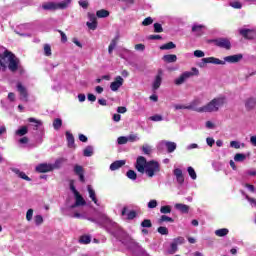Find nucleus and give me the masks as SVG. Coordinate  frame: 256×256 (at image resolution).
Listing matches in <instances>:
<instances>
[{
    "label": "nucleus",
    "mask_w": 256,
    "mask_h": 256,
    "mask_svg": "<svg viewBox=\"0 0 256 256\" xmlns=\"http://www.w3.org/2000/svg\"><path fill=\"white\" fill-rule=\"evenodd\" d=\"M194 57H198V58L205 57V52H203L202 50H195Z\"/></svg>",
    "instance_id": "052dcab7"
},
{
    "label": "nucleus",
    "mask_w": 256,
    "mask_h": 256,
    "mask_svg": "<svg viewBox=\"0 0 256 256\" xmlns=\"http://www.w3.org/2000/svg\"><path fill=\"white\" fill-rule=\"evenodd\" d=\"M142 151L145 155H151V147L147 145L142 147Z\"/></svg>",
    "instance_id": "338daca9"
},
{
    "label": "nucleus",
    "mask_w": 256,
    "mask_h": 256,
    "mask_svg": "<svg viewBox=\"0 0 256 256\" xmlns=\"http://www.w3.org/2000/svg\"><path fill=\"white\" fill-rule=\"evenodd\" d=\"M134 49H135L136 51H145V44H136V45L134 46Z\"/></svg>",
    "instance_id": "774afa93"
},
{
    "label": "nucleus",
    "mask_w": 256,
    "mask_h": 256,
    "mask_svg": "<svg viewBox=\"0 0 256 256\" xmlns=\"http://www.w3.org/2000/svg\"><path fill=\"white\" fill-rule=\"evenodd\" d=\"M245 159H247L246 154L237 153L234 156V161H245Z\"/></svg>",
    "instance_id": "49530a36"
},
{
    "label": "nucleus",
    "mask_w": 256,
    "mask_h": 256,
    "mask_svg": "<svg viewBox=\"0 0 256 256\" xmlns=\"http://www.w3.org/2000/svg\"><path fill=\"white\" fill-rule=\"evenodd\" d=\"M43 223V216L41 215H36L35 216V224L36 225H41Z\"/></svg>",
    "instance_id": "0e129e2a"
},
{
    "label": "nucleus",
    "mask_w": 256,
    "mask_h": 256,
    "mask_svg": "<svg viewBox=\"0 0 256 256\" xmlns=\"http://www.w3.org/2000/svg\"><path fill=\"white\" fill-rule=\"evenodd\" d=\"M175 209L180 211V213H189V206L187 204L177 203L175 204Z\"/></svg>",
    "instance_id": "a878e982"
},
{
    "label": "nucleus",
    "mask_w": 256,
    "mask_h": 256,
    "mask_svg": "<svg viewBox=\"0 0 256 256\" xmlns=\"http://www.w3.org/2000/svg\"><path fill=\"white\" fill-rule=\"evenodd\" d=\"M125 165V161H115L110 165L111 171H117V169H121Z\"/></svg>",
    "instance_id": "c85d7f7f"
},
{
    "label": "nucleus",
    "mask_w": 256,
    "mask_h": 256,
    "mask_svg": "<svg viewBox=\"0 0 256 256\" xmlns=\"http://www.w3.org/2000/svg\"><path fill=\"white\" fill-rule=\"evenodd\" d=\"M158 223H159V225H163V223H175V220L167 215H162L158 219Z\"/></svg>",
    "instance_id": "393cba45"
},
{
    "label": "nucleus",
    "mask_w": 256,
    "mask_h": 256,
    "mask_svg": "<svg viewBox=\"0 0 256 256\" xmlns=\"http://www.w3.org/2000/svg\"><path fill=\"white\" fill-rule=\"evenodd\" d=\"M215 235L217 237H225L226 235H229V229L222 228L215 231Z\"/></svg>",
    "instance_id": "2f4dec72"
},
{
    "label": "nucleus",
    "mask_w": 256,
    "mask_h": 256,
    "mask_svg": "<svg viewBox=\"0 0 256 256\" xmlns=\"http://www.w3.org/2000/svg\"><path fill=\"white\" fill-rule=\"evenodd\" d=\"M160 213L163 215H167L168 213H171V206L170 205H165L160 208Z\"/></svg>",
    "instance_id": "37998d69"
},
{
    "label": "nucleus",
    "mask_w": 256,
    "mask_h": 256,
    "mask_svg": "<svg viewBox=\"0 0 256 256\" xmlns=\"http://www.w3.org/2000/svg\"><path fill=\"white\" fill-rule=\"evenodd\" d=\"M86 25L88 29H91V31H95V29H97V22H87Z\"/></svg>",
    "instance_id": "5fc2aeb1"
},
{
    "label": "nucleus",
    "mask_w": 256,
    "mask_h": 256,
    "mask_svg": "<svg viewBox=\"0 0 256 256\" xmlns=\"http://www.w3.org/2000/svg\"><path fill=\"white\" fill-rule=\"evenodd\" d=\"M75 197V204L72 205V208H75V207H83L85 205H87V202L85 201V199L83 198V196H81L80 193L74 195Z\"/></svg>",
    "instance_id": "2eb2a0df"
},
{
    "label": "nucleus",
    "mask_w": 256,
    "mask_h": 256,
    "mask_svg": "<svg viewBox=\"0 0 256 256\" xmlns=\"http://www.w3.org/2000/svg\"><path fill=\"white\" fill-rule=\"evenodd\" d=\"M128 142H129V139L125 136H120L117 139L118 145H127Z\"/></svg>",
    "instance_id": "c03bdc74"
},
{
    "label": "nucleus",
    "mask_w": 256,
    "mask_h": 256,
    "mask_svg": "<svg viewBox=\"0 0 256 256\" xmlns=\"http://www.w3.org/2000/svg\"><path fill=\"white\" fill-rule=\"evenodd\" d=\"M28 122L34 123L35 129H39V127H41V125H43V122L41 120H37L35 118H28Z\"/></svg>",
    "instance_id": "c9c22d12"
},
{
    "label": "nucleus",
    "mask_w": 256,
    "mask_h": 256,
    "mask_svg": "<svg viewBox=\"0 0 256 256\" xmlns=\"http://www.w3.org/2000/svg\"><path fill=\"white\" fill-rule=\"evenodd\" d=\"M119 34H117L110 42L109 46H108V53L109 55H111V53H113V50L117 47V43L119 42Z\"/></svg>",
    "instance_id": "412c9836"
},
{
    "label": "nucleus",
    "mask_w": 256,
    "mask_h": 256,
    "mask_svg": "<svg viewBox=\"0 0 256 256\" xmlns=\"http://www.w3.org/2000/svg\"><path fill=\"white\" fill-rule=\"evenodd\" d=\"M199 75V69H197L196 67H193L191 69V72L186 71L184 73H182L178 78H176L174 80L175 85H183V83H185L186 79H189L191 77H197Z\"/></svg>",
    "instance_id": "20e7f679"
},
{
    "label": "nucleus",
    "mask_w": 256,
    "mask_h": 256,
    "mask_svg": "<svg viewBox=\"0 0 256 256\" xmlns=\"http://www.w3.org/2000/svg\"><path fill=\"white\" fill-rule=\"evenodd\" d=\"M162 145L166 147L167 153H173L177 149V143L171 141H162Z\"/></svg>",
    "instance_id": "a211bd4d"
},
{
    "label": "nucleus",
    "mask_w": 256,
    "mask_h": 256,
    "mask_svg": "<svg viewBox=\"0 0 256 256\" xmlns=\"http://www.w3.org/2000/svg\"><path fill=\"white\" fill-rule=\"evenodd\" d=\"M135 167L139 173H146L149 177H153L155 173L160 171L157 161H137Z\"/></svg>",
    "instance_id": "f03ea898"
},
{
    "label": "nucleus",
    "mask_w": 256,
    "mask_h": 256,
    "mask_svg": "<svg viewBox=\"0 0 256 256\" xmlns=\"http://www.w3.org/2000/svg\"><path fill=\"white\" fill-rule=\"evenodd\" d=\"M29 133V128L27 126H22L16 130L15 135L18 137H25Z\"/></svg>",
    "instance_id": "5701e85b"
},
{
    "label": "nucleus",
    "mask_w": 256,
    "mask_h": 256,
    "mask_svg": "<svg viewBox=\"0 0 256 256\" xmlns=\"http://www.w3.org/2000/svg\"><path fill=\"white\" fill-rule=\"evenodd\" d=\"M126 214H127V219H128V221H133V219H135V217H137V211L131 210V211H129V212L127 213V207H124V208L122 209L121 215H122L123 217H125Z\"/></svg>",
    "instance_id": "f3484780"
},
{
    "label": "nucleus",
    "mask_w": 256,
    "mask_h": 256,
    "mask_svg": "<svg viewBox=\"0 0 256 256\" xmlns=\"http://www.w3.org/2000/svg\"><path fill=\"white\" fill-rule=\"evenodd\" d=\"M74 173H75V175H82L83 173H85V170H83L82 166L76 165L74 167Z\"/></svg>",
    "instance_id": "de8ad7c7"
},
{
    "label": "nucleus",
    "mask_w": 256,
    "mask_h": 256,
    "mask_svg": "<svg viewBox=\"0 0 256 256\" xmlns=\"http://www.w3.org/2000/svg\"><path fill=\"white\" fill-rule=\"evenodd\" d=\"M162 81H163V78H161V74H158L153 82L154 91H157V89H159V87H161Z\"/></svg>",
    "instance_id": "c756f323"
},
{
    "label": "nucleus",
    "mask_w": 256,
    "mask_h": 256,
    "mask_svg": "<svg viewBox=\"0 0 256 256\" xmlns=\"http://www.w3.org/2000/svg\"><path fill=\"white\" fill-rule=\"evenodd\" d=\"M109 15H110L109 10H105V9H101L96 12V17H98V19H105L109 17Z\"/></svg>",
    "instance_id": "bb28decb"
},
{
    "label": "nucleus",
    "mask_w": 256,
    "mask_h": 256,
    "mask_svg": "<svg viewBox=\"0 0 256 256\" xmlns=\"http://www.w3.org/2000/svg\"><path fill=\"white\" fill-rule=\"evenodd\" d=\"M66 140L70 149L75 148V136L69 131H66Z\"/></svg>",
    "instance_id": "aec40b11"
},
{
    "label": "nucleus",
    "mask_w": 256,
    "mask_h": 256,
    "mask_svg": "<svg viewBox=\"0 0 256 256\" xmlns=\"http://www.w3.org/2000/svg\"><path fill=\"white\" fill-rule=\"evenodd\" d=\"M245 107H246L247 111H253V109H255V107H256V98L250 97V98L246 99Z\"/></svg>",
    "instance_id": "6ab92c4d"
},
{
    "label": "nucleus",
    "mask_w": 256,
    "mask_h": 256,
    "mask_svg": "<svg viewBox=\"0 0 256 256\" xmlns=\"http://www.w3.org/2000/svg\"><path fill=\"white\" fill-rule=\"evenodd\" d=\"M203 63H211L212 65H225V61L215 57H208L202 59Z\"/></svg>",
    "instance_id": "4468645a"
},
{
    "label": "nucleus",
    "mask_w": 256,
    "mask_h": 256,
    "mask_svg": "<svg viewBox=\"0 0 256 256\" xmlns=\"http://www.w3.org/2000/svg\"><path fill=\"white\" fill-rule=\"evenodd\" d=\"M243 59V54H236L231 56H226L224 58L225 63H239V61Z\"/></svg>",
    "instance_id": "dca6fc26"
},
{
    "label": "nucleus",
    "mask_w": 256,
    "mask_h": 256,
    "mask_svg": "<svg viewBox=\"0 0 256 256\" xmlns=\"http://www.w3.org/2000/svg\"><path fill=\"white\" fill-rule=\"evenodd\" d=\"M178 247H177V243L172 242L170 245V249L168 250V253L170 255H175V253H177Z\"/></svg>",
    "instance_id": "a19ab883"
},
{
    "label": "nucleus",
    "mask_w": 256,
    "mask_h": 256,
    "mask_svg": "<svg viewBox=\"0 0 256 256\" xmlns=\"http://www.w3.org/2000/svg\"><path fill=\"white\" fill-rule=\"evenodd\" d=\"M230 147H232V149H241V147H245V143L241 144L239 141H231Z\"/></svg>",
    "instance_id": "4c0bfd02"
},
{
    "label": "nucleus",
    "mask_w": 256,
    "mask_h": 256,
    "mask_svg": "<svg viewBox=\"0 0 256 256\" xmlns=\"http://www.w3.org/2000/svg\"><path fill=\"white\" fill-rule=\"evenodd\" d=\"M79 243H81L82 245H89V243H91V236L82 235L79 239Z\"/></svg>",
    "instance_id": "72a5a7b5"
},
{
    "label": "nucleus",
    "mask_w": 256,
    "mask_h": 256,
    "mask_svg": "<svg viewBox=\"0 0 256 256\" xmlns=\"http://www.w3.org/2000/svg\"><path fill=\"white\" fill-rule=\"evenodd\" d=\"M53 127H54L55 131H59V129H61V127H63V120H61V118L54 119Z\"/></svg>",
    "instance_id": "473e14b6"
},
{
    "label": "nucleus",
    "mask_w": 256,
    "mask_h": 256,
    "mask_svg": "<svg viewBox=\"0 0 256 256\" xmlns=\"http://www.w3.org/2000/svg\"><path fill=\"white\" fill-rule=\"evenodd\" d=\"M19 63V58L9 50H5L0 54V71H2V73H5L7 69H9L11 73H17V71H19Z\"/></svg>",
    "instance_id": "f257e3e1"
},
{
    "label": "nucleus",
    "mask_w": 256,
    "mask_h": 256,
    "mask_svg": "<svg viewBox=\"0 0 256 256\" xmlns=\"http://www.w3.org/2000/svg\"><path fill=\"white\" fill-rule=\"evenodd\" d=\"M188 171V175H190L191 179H193V181H195V179H197V173L195 172V169L191 166H189L187 168Z\"/></svg>",
    "instance_id": "58836bf2"
},
{
    "label": "nucleus",
    "mask_w": 256,
    "mask_h": 256,
    "mask_svg": "<svg viewBox=\"0 0 256 256\" xmlns=\"http://www.w3.org/2000/svg\"><path fill=\"white\" fill-rule=\"evenodd\" d=\"M173 242L176 243V245H183V243H185V238L179 236L177 238H174Z\"/></svg>",
    "instance_id": "603ef678"
},
{
    "label": "nucleus",
    "mask_w": 256,
    "mask_h": 256,
    "mask_svg": "<svg viewBox=\"0 0 256 256\" xmlns=\"http://www.w3.org/2000/svg\"><path fill=\"white\" fill-rule=\"evenodd\" d=\"M239 33L244 37V39L252 40L256 37V31L251 29H241Z\"/></svg>",
    "instance_id": "9b49d317"
},
{
    "label": "nucleus",
    "mask_w": 256,
    "mask_h": 256,
    "mask_svg": "<svg viewBox=\"0 0 256 256\" xmlns=\"http://www.w3.org/2000/svg\"><path fill=\"white\" fill-rule=\"evenodd\" d=\"M148 39L150 41H159V40L163 39V37L159 34H152V35L148 36Z\"/></svg>",
    "instance_id": "3c124183"
},
{
    "label": "nucleus",
    "mask_w": 256,
    "mask_h": 256,
    "mask_svg": "<svg viewBox=\"0 0 256 256\" xmlns=\"http://www.w3.org/2000/svg\"><path fill=\"white\" fill-rule=\"evenodd\" d=\"M58 33H60L61 35V42L62 43H67V35L65 34V32L61 31V30H57Z\"/></svg>",
    "instance_id": "680f3d73"
},
{
    "label": "nucleus",
    "mask_w": 256,
    "mask_h": 256,
    "mask_svg": "<svg viewBox=\"0 0 256 256\" xmlns=\"http://www.w3.org/2000/svg\"><path fill=\"white\" fill-rule=\"evenodd\" d=\"M157 232L160 234V235H169V229H167V227L165 226H160L157 228Z\"/></svg>",
    "instance_id": "79ce46f5"
},
{
    "label": "nucleus",
    "mask_w": 256,
    "mask_h": 256,
    "mask_svg": "<svg viewBox=\"0 0 256 256\" xmlns=\"http://www.w3.org/2000/svg\"><path fill=\"white\" fill-rule=\"evenodd\" d=\"M173 175L176 177L178 185H183L185 183V176H183V170H181V168H175L173 170Z\"/></svg>",
    "instance_id": "9d476101"
},
{
    "label": "nucleus",
    "mask_w": 256,
    "mask_h": 256,
    "mask_svg": "<svg viewBox=\"0 0 256 256\" xmlns=\"http://www.w3.org/2000/svg\"><path fill=\"white\" fill-rule=\"evenodd\" d=\"M33 219V209H28L26 212V220L27 221H32Z\"/></svg>",
    "instance_id": "4d7b16f0"
},
{
    "label": "nucleus",
    "mask_w": 256,
    "mask_h": 256,
    "mask_svg": "<svg viewBox=\"0 0 256 256\" xmlns=\"http://www.w3.org/2000/svg\"><path fill=\"white\" fill-rule=\"evenodd\" d=\"M88 193H89V197L93 201V203H95V205H99L97 196L95 194V190H93V188H91V185H88Z\"/></svg>",
    "instance_id": "cd10ccee"
},
{
    "label": "nucleus",
    "mask_w": 256,
    "mask_h": 256,
    "mask_svg": "<svg viewBox=\"0 0 256 256\" xmlns=\"http://www.w3.org/2000/svg\"><path fill=\"white\" fill-rule=\"evenodd\" d=\"M55 169V166L47 163H42L36 167L37 173H49Z\"/></svg>",
    "instance_id": "1a4fd4ad"
},
{
    "label": "nucleus",
    "mask_w": 256,
    "mask_h": 256,
    "mask_svg": "<svg viewBox=\"0 0 256 256\" xmlns=\"http://www.w3.org/2000/svg\"><path fill=\"white\" fill-rule=\"evenodd\" d=\"M177 47V45H175V43L173 42H168L166 44H163L162 46H160L161 51H169L171 49H175Z\"/></svg>",
    "instance_id": "7c9ffc66"
},
{
    "label": "nucleus",
    "mask_w": 256,
    "mask_h": 256,
    "mask_svg": "<svg viewBox=\"0 0 256 256\" xmlns=\"http://www.w3.org/2000/svg\"><path fill=\"white\" fill-rule=\"evenodd\" d=\"M199 100H194L190 105L185 106L181 104L174 105V108L176 111H179L180 109H188V111H197V106L199 105Z\"/></svg>",
    "instance_id": "6e6552de"
},
{
    "label": "nucleus",
    "mask_w": 256,
    "mask_h": 256,
    "mask_svg": "<svg viewBox=\"0 0 256 256\" xmlns=\"http://www.w3.org/2000/svg\"><path fill=\"white\" fill-rule=\"evenodd\" d=\"M209 43H213L216 47H220V49H226V51L231 49V41L228 38L211 39Z\"/></svg>",
    "instance_id": "423d86ee"
},
{
    "label": "nucleus",
    "mask_w": 256,
    "mask_h": 256,
    "mask_svg": "<svg viewBox=\"0 0 256 256\" xmlns=\"http://www.w3.org/2000/svg\"><path fill=\"white\" fill-rule=\"evenodd\" d=\"M155 207H157V200H150L148 202V208L149 209H155Z\"/></svg>",
    "instance_id": "69168bd1"
},
{
    "label": "nucleus",
    "mask_w": 256,
    "mask_h": 256,
    "mask_svg": "<svg viewBox=\"0 0 256 256\" xmlns=\"http://www.w3.org/2000/svg\"><path fill=\"white\" fill-rule=\"evenodd\" d=\"M78 3L82 9H87L89 7V1L87 0H80Z\"/></svg>",
    "instance_id": "6e6d98bb"
},
{
    "label": "nucleus",
    "mask_w": 256,
    "mask_h": 256,
    "mask_svg": "<svg viewBox=\"0 0 256 256\" xmlns=\"http://www.w3.org/2000/svg\"><path fill=\"white\" fill-rule=\"evenodd\" d=\"M13 173H15L16 175H18V177H20V179H24V181H31V179L29 178V176H27V174H25V172H21L19 169L17 168H13L12 169Z\"/></svg>",
    "instance_id": "b1692460"
},
{
    "label": "nucleus",
    "mask_w": 256,
    "mask_h": 256,
    "mask_svg": "<svg viewBox=\"0 0 256 256\" xmlns=\"http://www.w3.org/2000/svg\"><path fill=\"white\" fill-rule=\"evenodd\" d=\"M84 157H93V146H87L83 150Z\"/></svg>",
    "instance_id": "f704fd0d"
},
{
    "label": "nucleus",
    "mask_w": 256,
    "mask_h": 256,
    "mask_svg": "<svg viewBox=\"0 0 256 256\" xmlns=\"http://www.w3.org/2000/svg\"><path fill=\"white\" fill-rule=\"evenodd\" d=\"M123 77L121 76H117L115 78V81H113L111 84H110V89L111 91H119V89L123 86Z\"/></svg>",
    "instance_id": "f8f14e48"
},
{
    "label": "nucleus",
    "mask_w": 256,
    "mask_h": 256,
    "mask_svg": "<svg viewBox=\"0 0 256 256\" xmlns=\"http://www.w3.org/2000/svg\"><path fill=\"white\" fill-rule=\"evenodd\" d=\"M17 91L20 95L21 101H25V103H27V101H29V93L27 92V88H25L21 82L17 84Z\"/></svg>",
    "instance_id": "0eeeda50"
},
{
    "label": "nucleus",
    "mask_w": 256,
    "mask_h": 256,
    "mask_svg": "<svg viewBox=\"0 0 256 256\" xmlns=\"http://www.w3.org/2000/svg\"><path fill=\"white\" fill-rule=\"evenodd\" d=\"M205 29V25L203 24H194L192 26V33H195L197 37H201L205 35V32L203 31Z\"/></svg>",
    "instance_id": "ddd939ff"
},
{
    "label": "nucleus",
    "mask_w": 256,
    "mask_h": 256,
    "mask_svg": "<svg viewBox=\"0 0 256 256\" xmlns=\"http://www.w3.org/2000/svg\"><path fill=\"white\" fill-rule=\"evenodd\" d=\"M143 27H149V25H153V18L147 17L142 21Z\"/></svg>",
    "instance_id": "a18cd8bd"
},
{
    "label": "nucleus",
    "mask_w": 256,
    "mask_h": 256,
    "mask_svg": "<svg viewBox=\"0 0 256 256\" xmlns=\"http://www.w3.org/2000/svg\"><path fill=\"white\" fill-rule=\"evenodd\" d=\"M126 177H128V179H131L132 181H135L137 179V173L134 172V170H128L126 173Z\"/></svg>",
    "instance_id": "ea45409f"
},
{
    "label": "nucleus",
    "mask_w": 256,
    "mask_h": 256,
    "mask_svg": "<svg viewBox=\"0 0 256 256\" xmlns=\"http://www.w3.org/2000/svg\"><path fill=\"white\" fill-rule=\"evenodd\" d=\"M149 119H150V121H155V122L162 121L163 120V116H161L159 114H156L154 116H151Z\"/></svg>",
    "instance_id": "13d9d810"
},
{
    "label": "nucleus",
    "mask_w": 256,
    "mask_h": 256,
    "mask_svg": "<svg viewBox=\"0 0 256 256\" xmlns=\"http://www.w3.org/2000/svg\"><path fill=\"white\" fill-rule=\"evenodd\" d=\"M223 105H225V98H214L208 104L199 108L196 107V113H215Z\"/></svg>",
    "instance_id": "7ed1b4c3"
},
{
    "label": "nucleus",
    "mask_w": 256,
    "mask_h": 256,
    "mask_svg": "<svg viewBox=\"0 0 256 256\" xmlns=\"http://www.w3.org/2000/svg\"><path fill=\"white\" fill-rule=\"evenodd\" d=\"M69 3H71V0L60 3L48 2L42 5V9H44V11H57V9H67V5H69Z\"/></svg>",
    "instance_id": "39448f33"
},
{
    "label": "nucleus",
    "mask_w": 256,
    "mask_h": 256,
    "mask_svg": "<svg viewBox=\"0 0 256 256\" xmlns=\"http://www.w3.org/2000/svg\"><path fill=\"white\" fill-rule=\"evenodd\" d=\"M44 55L46 57H51L52 53H51V46L49 44H45L44 45Z\"/></svg>",
    "instance_id": "09e8293b"
},
{
    "label": "nucleus",
    "mask_w": 256,
    "mask_h": 256,
    "mask_svg": "<svg viewBox=\"0 0 256 256\" xmlns=\"http://www.w3.org/2000/svg\"><path fill=\"white\" fill-rule=\"evenodd\" d=\"M162 59H163V61H165V63H176L177 55H175V54L164 55Z\"/></svg>",
    "instance_id": "4be33fe9"
},
{
    "label": "nucleus",
    "mask_w": 256,
    "mask_h": 256,
    "mask_svg": "<svg viewBox=\"0 0 256 256\" xmlns=\"http://www.w3.org/2000/svg\"><path fill=\"white\" fill-rule=\"evenodd\" d=\"M127 139L128 141H130V143H135V141H139V137H137V134H130Z\"/></svg>",
    "instance_id": "864d4df0"
},
{
    "label": "nucleus",
    "mask_w": 256,
    "mask_h": 256,
    "mask_svg": "<svg viewBox=\"0 0 256 256\" xmlns=\"http://www.w3.org/2000/svg\"><path fill=\"white\" fill-rule=\"evenodd\" d=\"M230 5L233 9H241V7H243V4L239 1L232 2Z\"/></svg>",
    "instance_id": "bf43d9fd"
},
{
    "label": "nucleus",
    "mask_w": 256,
    "mask_h": 256,
    "mask_svg": "<svg viewBox=\"0 0 256 256\" xmlns=\"http://www.w3.org/2000/svg\"><path fill=\"white\" fill-rule=\"evenodd\" d=\"M88 19L92 23H97V16H95L93 13H88Z\"/></svg>",
    "instance_id": "e2e57ef3"
},
{
    "label": "nucleus",
    "mask_w": 256,
    "mask_h": 256,
    "mask_svg": "<svg viewBox=\"0 0 256 256\" xmlns=\"http://www.w3.org/2000/svg\"><path fill=\"white\" fill-rule=\"evenodd\" d=\"M154 33H163V26L160 23H154Z\"/></svg>",
    "instance_id": "8fccbe9b"
},
{
    "label": "nucleus",
    "mask_w": 256,
    "mask_h": 256,
    "mask_svg": "<svg viewBox=\"0 0 256 256\" xmlns=\"http://www.w3.org/2000/svg\"><path fill=\"white\" fill-rule=\"evenodd\" d=\"M141 227H143L144 229H145V228L151 229V227H153V223L151 222L150 219H144V220L141 222Z\"/></svg>",
    "instance_id": "e433bc0d"
}]
</instances>
